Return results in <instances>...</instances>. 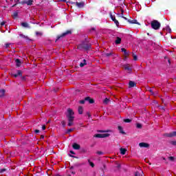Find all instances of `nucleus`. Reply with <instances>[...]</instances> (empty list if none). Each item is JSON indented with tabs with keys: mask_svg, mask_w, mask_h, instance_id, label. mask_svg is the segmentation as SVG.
<instances>
[{
	"mask_svg": "<svg viewBox=\"0 0 176 176\" xmlns=\"http://www.w3.org/2000/svg\"><path fill=\"white\" fill-rule=\"evenodd\" d=\"M74 113L71 109H67V118L68 120V124L67 126H72L74 124V119H75V117L74 116Z\"/></svg>",
	"mask_w": 176,
	"mask_h": 176,
	"instance_id": "obj_1",
	"label": "nucleus"
},
{
	"mask_svg": "<svg viewBox=\"0 0 176 176\" xmlns=\"http://www.w3.org/2000/svg\"><path fill=\"white\" fill-rule=\"evenodd\" d=\"M78 47L79 48L82 47V49H85V50H89V49H90V47H91V45L90 44H89L87 41H85L82 44H80L78 46Z\"/></svg>",
	"mask_w": 176,
	"mask_h": 176,
	"instance_id": "obj_2",
	"label": "nucleus"
},
{
	"mask_svg": "<svg viewBox=\"0 0 176 176\" xmlns=\"http://www.w3.org/2000/svg\"><path fill=\"white\" fill-rule=\"evenodd\" d=\"M151 27L153 28V30H159V28H160V23L156 20H154L151 22Z\"/></svg>",
	"mask_w": 176,
	"mask_h": 176,
	"instance_id": "obj_3",
	"label": "nucleus"
},
{
	"mask_svg": "<svg viewBox=\"0 0 176 176\" xmlns=\"http://www.w3.org/2000/svg\"><path fill=\"white\" fill-rule=\"evenodd\" d=\"M94 137L96 138H107V137H109V133H97Z\"/></svg>",
	"mask_w": 176,
	"mask_h": 176,
	"instance_id": "obj_4",
	"label": "nucleus"
},
{
	"mask_svg": "<svg viewBox=\"0 0 176 176\" xmlns=\"http://www.w3.org/2000/svg\"><path fill=\"white\" fill-rule=\"evenodd\" d=\"M72 34L71 30H67L65 32L63 33L60 36H58L57 41L60 39V38H63V36H67V35H70Z\"/></svg>",
	"mask_w": 176,
	"mask_h": 176,
	"instance_id": "obj_5",
	"label": "nucleus"
},
{
	"mask_svg": "<svg viewBox=\"0 0 176 176\" xmlns=\"http://www.w3.org/2000/svg\"><path fill=\"white\" fill-rule=\"evenodd\" d=\"M123 68L125 69V71H127L128 74H131V71H133V68L130 65H124Z\"/></svg>",
	"mask_w": 176,
	"mask_h": 176,
	"instance_id": "obj_6",
	"label": "nucleus"
},
{
	"mask_svg": "<svg viewBox=\"0 0 176 176\" xmlns=\"http://www.w3.org/2000/svg\"><path fill=\"white\" fill-rule=\"evenodd\" d=\"M140 148H149V144L145 142H141L139 144Z\"/></svg>",
	"mask_w": 176,
	"mask_h": 176,
	"instance_id": "obj_7",
	"label": "nucleus"
},
{
	"mask_svg": "<svg viewBox=\"0 0 176 176\" xmlns=\"http://www.w3.org/2000/svg\"><path fill=\"white\" fill-rule=\"evenodd\" d=\"M32 2H34V1L32 0H28V1H25L22 2V4L25 3L26 5L31 6V5H32Z\"/></svg>",
	"mask_w": 176,
	"mask_h": 176,
	"instance_id": "obj_8",
	"label": "nucleus"
},
{
	"mask_svg": "<svg viewBox=\"0 0 176 176\" xmlns=\"http://www.w3.org/2000/svg\"><path fill=\"white\" fill-rule=\"evenodd\" d=\"M72 146H73V148L76 149V151L80 149V145H79L76 143H74Z\"/></svg>",
	"mask_w": 176,
	"mask_h": 176,
	"instance_id": "obj_9",
	"label": "nucleus"
},
{
	"mask_svg": "<svg viewBox=\"0 0 176 176\" xmlns=\"http://www.w3.org/2000/svg\"><path fill=\"white\" fill-rule=\"evenodd\" d=\"M164 135V137H169V138L176 137V133H166Z\"/></svg>",
	"mask_w": 176,
	"mask_h": 176,
	"instance_id": "obj_10",
	"label": "nucleus"
},
{
	"mask_svg": "<svg viewBox=\"0 0 176 176\" xmlns=\"http://www.w3.org/2000/svg\"><path fill=\"white\" fill-rule=\"evenodd\" d=\"M129 23H130L131 24H138V25H140V23H138L137 21V20L135 19H133V20H131V19H129L128 20Z\"/></svg>",
	"mask_w": 176,
	"mask_h": 176,
	"instance_id": "obj_11",
	"label": "nucleus"
},
{
	"mask_svg": "<svg viewBox=\"0 0 176 176\" xmlns=\"http://www.w3.org/2000/svg\"><path fill=\"white\" fill-rule=\"evenodd\" d=\"M85 101H88L89 104H93L94 102V100L90 98V97H86Z\"/></svg>",
	"mask_w": 176,
	"mask_h": 176,
	"instance_id": "obj_12",
	"label": "nucleus"
},
{
	"mask_svg": "<svg viewBox=\"0 0 176 176\" xmlns=\"http://www.w3.org/2000/svg\"><path fill=\"white\" fill-rule=\"evenodd\" d=\"M148 91H150L153 96H157V91L153 92V89L151 87H148Z\"/></svg>",
	"mask_w": 176,
	"mask_h": 176,
	"instance_id": "obj_13",
	"label": "nucleus"
},
{
	"mask_svg": "<svg viewBox=\"0 0 176 176\" xmlns=\"http://www.w3.org/2000/svg\"><path fill=\"white\" fill-rule=\"evenodd\" d=\"M120 151L121 155H126V152H127V149L120 148Z\"/></svg>",
	"mask_w": 176,
	"mask_h": 176,
	"instance_id": "obj_14",
	"label": "nucleus"
},
{
	"mask_svg": "<svg viewBox=\"0 0 176 176\" xmlns=\"http://www.w3.org/2000/svg\"><path fill=\"white\" fill-rule=\"evenodd\" d=\"M22 27H24L25 28H31L30 27V25L28 23L23 22L21 23Z\"/></svg>",
	"mask_w": 176,
	"mask_h": 176,
	"instance_id": "obj_15",
	"label": "nucleus"
},
{
	"mask_svg": "<svg viewBox=\"0 0 176 176\" xmlns=\"http://www.w3.org/2000/svg\"><path fill=\"white\" fill-rule=\"evenodd\" d=\"M115 42L116 45H119L122 42V38H120V37H117Z\"/></svg>",
	"mask_w": 176,
	"mask_h": 176,
	"instance_id": "obj_16",
	"label": "nucleus"
},
{
	"mask_svg": "<svg viewBox=\"0 0 176 176\" xmlns=\"http://www.w3.org/2000/svg\"><path fill=\"white\" fill-rule=\"evenodd\" d=\"M76 6H78V8H83V6H85V3H83V2H80V3L76 2Z\"/></svg>",
	"mask_w": 176,
	"mask_h": 176,
	"instance_id": "obj_17",
	"label": "nucleus"
},
{
	"mask_svg": "<svg viewBox=\"0 0 176 176\" xmlns=\"http://www.w3.org/2000/svg\"><path fill=\"white\" fill-rule=\"evenodd\" d=\"M15 63L16 64V67H21V61L20 60V59H16Z\"/></svg>",
	"mask_w": 176,
	"mask_h": 176,
	"instance_id": "obj_18",
	"label": "nucleus"
},
{
	"mask_svg": "<svg viewBox=\"0 0 176 176\" xmlns=\"http://www.w3.org/2000/svg\"><path fill=\"white\" fill-rule=\"evenodd\" d=\"M17 16H19V12L18 11L14 12L12 14L13 19H16Z\"/></svg>",
	"mask_w": 176,
	"mask_h": 176,
	"instance_id": "obj_19",
	"label": "nucleus"
},
{
	"mask_svg": "<svg viewBox=\"0 0 176 176\" xmlns=\"http://www.w3.org/2000/svg\"><path fill=\"white\" fill-rule=\"evenodd\" d=\"M111 131H111V130H99V131H98V133H111Z\"/></svg>",
	"mask_w": 176,
	"mask_h": 176,
	"instance_id": "obj_20",
	"label": "nucleus"
},
{
	"mask_svg": "<svg viewBox=\"0 0 176 176\" xmlns=\"http://www.w3.org/2000/svg\"><path fill=\"white\" fill-rule=\"evenodd\" d=\"M78 113H80V115H82V113H83V107H82V106H80L78 107Z\"/></svg>",
	"mask_w": 176,
	"mask_h": 176,
	"instance_id": "obj_21",
	"label": "nucleus"
},
{
	"mask_svg": "<svg viewBox=\"0 0 176 176\" xmlns=\"http://www.w3.org/2000/svg\"><path fill=\"white\" fill-rule=\"evenodd\" d=\"M121 52H122L125 54V56L129 55V52H127V50H126V49H124V48H122Z\"/></svg>",
	"mask_w": 176,
	"mask_h": 176,
	"instance_id": "obj_22",
	"label": "nucleus"
},
{
	"mask_svg": "<svg viewBox=\"0 0 176 176\" xmlns=\"http://www.w3.org/2000/svg\"><path fill=\"white\" fill-rule=\"evenodd\" d=\"M5 96V89L0 90V97H3Z\"/></svg>",
	"mask_w": 176,
	"mask_h": 176,
	"instance_id": "obj_23",
	"label": "nucleus"
},
{
	"mask_svg": "<svg viewBox=\"0 0 176 176\" xmlns=\"http://www.w3.org/2000/svg\"><path fill=\"white\" fill-rule=\"evenodd\" d=\"M129 86L130 87H134V86H135V82L133 81H129Z\"/></svg>",
	"mask_w": 176,
	"mask_h": 176,
	"instance_id": "obj_24",
	"label": "nucleus"
},
{
	"mask_svg": "<svg viewBox=\"0 0 176 176\" xmlns=\"http://www.w3.org/2000/svg\"><path fill=\"white\" fill-rule=\"evenodd\" d=\"M16 75H17L18 76H23V73L21 72V70H18Z\"/></svg>",
	"mask_w": 176,
	"mask_h": 176,
	"instance_id": "obj_25",
	"label": "nucleus"
},
{
	"mask_svg": "<svg viewBox=\"0 0 176 176\" xmlns=\"http://www.w3.org/2000/svg\"><path fill=\"white\" fill-rule=\"evenodd\" d=\"M19 36H21V38H23V39H28V36L24 35V34H19Z\"/></svg>",
	"mask_w": 176,
	"mask_h": 176,
	"instance_id": "obj_26",
	"label": "nucleus"
},
{
	"mask_svg": "<svg viewBox=\"0 0 176 176\" xmlns=\"http://www.w3.org/2000/svg\"><path fill=\"white\" fill-rule=\"evenodd\" d=\"M88 163L89 164V166H91V167H94V163L91 162L90 160H88Z\"/></svg>",
	"mask_w": 176,
	"mask_h": 176,
	"instance_id": "obj_27",
	"label": "nucleus"
},
{
	"mask_svg": "<svg viewBox=\"0 0 176 176\" xmlns=\"http://www.w3.org/2000/svg\"><path fill=\"white\" fill-rule=\"evenodd\" d=\"M86 65V60H84V63H80V67H85Z\"/></svg>",
	"mask_w": 176,
	"mask_h": 176,
	"instance_id": "obj_28",
	"label": "nucleus"
},
{
	"mask_svg": "<svg viewBox=\"0 0 176 176\" xmlns=\"http://www.w3.org/2000/svg\"><path fill=\"white\" fill-rule=\"evenodd\" d=\"M6 48H10V47H12V43H6Z\"/></svg>",
	"mask_w": 176,
	"mask_h": 176,
	"instance_id": "obj_29",
	"label": "nucleus"
},
{
	"mask_svg": "<svg viewBox=\"0 0 176 176\" xmlns=\"http://www.w3.org/2000/svg\"><path fill=\"white\" fill-rule=\"evenodd\" d=\"M113 22L115 23L116 25H117V27H119V21L116 19H114Z\"/></svg>",
	"mask_w": 176,
	"mask_h": 176,
	"instance_id": "obj_30",
	"label": "nucleus"
},
{
	"mask_svg": "<svg viewBox=\"0 0 176 176\" xmlns=\"http://www.w3.org/2000/svg\"><path fill=\"white\" fill-rule=\"evenodd\" d=\"M124 122L125 123H130V122H131V120H130V119H129V118L124 119Z\"/></svg>",
	"mask_w": 176,
	"mask_h": 176,
	"instance_id": "obj_31",
	"label": "nucleus"
},
{
	"mask_svg": "<svg viewBox=\"0 0 176 176\" xmlns=\"http://www.w3.org/2000/svg\"><path fill=\"white\" fill-rule=\"evenodd\" d=\"M108 102H109V99H108V98H105L104 100V104H108Z\"/></svg>",
	"mask_w": 176,
	"mask_h": 176,
	"instance_id": "obj_32",
	"label": "nucleus"
},
{
	"mask_svg": "<svg viewBox=\"0 0 176 176\" xmlns=\"http://www.w3.org/2000/svg\"><path fill=\"white\" fill-rule=\"evenodd\" d=\"M136 127L138 129H141V127H142V125L141 124H137Z\"/></svg>",
	"mask_w": 176,
	"mask_h": 176,
	"instance_id": "obj_33",
	"label": "nucleus"
},
{
	"mask_svg": "<svg viewBox=\"0 0 176 176\" xmlns=\"http://www.w3.org/2000/svg\"><path fill=\"white\" fill-rule=\"evenodd\" d=\"M135 176H142V175H141V173H140V172H136L135 174Z\"/></svg>",
	"mask_w": 176,
	"mask_h": 176,
	"instance_id": "obj_34",
	"label": "nucleus"
},
{
	"mask_svg": "<svg viewBox=\"0 0 176 176\" xmlns=\"http://www.w3.org/2000/svg\"><path fill=\"white\" fill-rule=\"evenodd\" d=\"M111 19L113 21H115V20H116V19L115 18V16H112V14H111Z\"/></svg>",
	"mask_w": 176,
	"mask_h": 176,
	"instance_id": "obj_35",
	"label": "nucleus"
},
{
	"mask_svg": "<svg viewBox=\"0 0 176 176\" xmlns=\"http://www.w3.org/2000/svg\"><path fill=\"white\" fill-rule=\"evenodd\" d=\"M61 124H62L63 127H65V121H62Z\"/></svg>",
	"mask_w": 176,
	"mask_h": 176,
	"instance_id": "obj_36",
	"label": "nucleus"
},
{
	"mask_svg": "<svg viewBox=\"0 0 176 176\" xmlns=\"http://www.w3.org/2000/svg\"><path fill=\"white\" fill-rule=\"evenodd\" d=\"M97 155H104V153H102V151H98Z\"/></svg>",
	"mask_w": 176,
	"mask_h": 176,
	"instance_id": "obj_37",
	"label": "nucleus"
},
{
	"mask_svg": "<svg viewBox=\"0 0 176 176\" xmlns=\"http://www.w3.org/2000/svg\"><path fill=\"white\" fill-rule=\"evenodd\" d=\"M86 101L84 100H80V104H85Z\"/></svg>",
	"mask_w": 176,
	"mask_h": 176,
	"instance_id": "obj_38",
	"label": "nucleus"
},
{
	"mask_svg": "<svg viewBox=\"0 0 176 176\" xmlns=\"http://www.w3.org/2000/svg\"><path fill=\"white\" fill-rule=\"evenodd\" d=\"M111 55H112V53H107V54H105V56L107 57H109V56H111Z\"/></svg>",
	"mask_w": 176,
	"mask_h": 176,
	"instance_id": "obj_39",
	"label": "nucleus"
},
{
	"mask_svg": "<svg viewBox=\"0 0 176 176\" xmlns=\"http://www.w3.org/2000/svg\"><path fill=\"white\" fill-rule=\"evenodd\" d=\"M170 144H172V145H176V140L172 141Z\"/></svg>",
	"mask_w": 176,
	"mask_h": 176,
	"instance_id": "obj_40",
	"label": "nucleus"
},
{
	"mask_svg": "<svg viewBox=\"0 0 176 176\" xmlns=\"http://www.w3.org/2000/svg\"><path fill=\"white\" fill-rule=\"evenodd\" d=\"M133 60H134L135 61H137V60H138L137 56H135V55L133 56Z\"/></svg>",
	"mask_w": 176,
	"mask_h": 176,
	"instance_id": "obj_41",
	"label": "nucleus"
},
{
	"mask_svg": "<svg viewBox=\"0 0 176 176\" xmlns=\"http://www.w3.org/2000/svg\"><path fill=\"white\" fill-rule=\"evenodd\" d=\"M118 129L120 130V133H124L123 131H122V127L121 126H118Z\"/></svg>",
	"mask_w": 176,
	"mask_h": 176,
	"instance_id": "obj_42",
	"label": "nucleus"
},
{
	"mask_svg": "<svg viewBox=\"0 0 176 176\" xmlns=\"http://www.w3.org/2000/svg\"><path fill=\"white\" fill-rule=\"evenodd\" d=\"M168 159H169V160H170L171 162H173V160H174V157H169Z\"/></svg>",
	"mask_w": 176,
	"mask_h": 176,
	"instance_id": "obj_43",
	"label": "nucleus"
},
{
	"mask_svg": "<svg viewBox=\"0 0 176 176\" xmlns=\"http://www.w3.org/2000/svg\"><path fill=\"white\" fill-rule=\"evenodd\" d=\"M167 30H168V32H171V28H170V26L167 27Z\"/></svg>",
	"mask_w": 176,
	"mask_h": 176,
	"instance_id": "obj_44",
	"label": "nucleus"
},
{
	"mask_svg": "<svg viewBox=\"0 0 176 176\" xmlns=\"http://www.w3.org/2000/svg\"><path fill=\"white\" fill-rule=\"evenodd\" d=\"M6 23V22H5V21L1 22V27L5 25Z\"/></svg>",
	"mask_w": 176,
	"mask_h": 176,
	"instance_id": "obj_45",
	"label": "nucleus"
},
{
	"mask_svg": "<svg viewBox=\"0 0 176 176\" xmlns=\"http://www.w3.org/2000/svg\"><path fill=\"white\" fill-rule=\"evenodd\" d=\"M36 35H42V33L39 32H36Z\"/></svg>",
	"mask_w": 176,
	"mask_h": 176,
	"instance_id": "obj_46",
	"label": "nucleus"
},
{
	"mask_svg": "<svg viewBox=\"0 0 176 176\" xmlns=\"http://www.w3.org/2000/svg\"><path fill=\"white\" fill-rule=\"evenodd\" d=\"M45 129H46V126L43 125V126H42V130H45Z\"/></svg>",
	"mask_w": 176,
	"mask_h": 176,
	"instance_id": "obj_47",
	"label": "nucleus"
},
{
	"mask_svg": "<svg viewBox=\"0 0 176 176\" xmlns=\"http://www.w3.org/2000/svg\"><path fill=\"white\" fill-rule=\"evenodd\" d=\"M12 76H14V78H17V76H17V74H12Z\"/></svg>",
	"mask_w": 176,
	"mask_h": 176,
	"instance_id": "obj_48",
	"label": "nucleus"
},
{
	"mask_svg": "<svg viewBox=\"0 0 176 176\" xmlns=\"http://www.w3.org/2000/svg\"><path fill=\"white\" fill-rule=\"evenodd\" d=\"M21 79L22 80L25 81V77H23V76H21Z\"/></svg>",
	"mask_w": 176,
	"mask_h": 176,
	"instance_id": "obj_49",
	"label": "nucleus"
},
{
	"mask_svg": "<svg viewBox=\"0 0 176 176\" xmlns=\"http://www.w3.org/2000/svg\"><path fill=\"white\" fill-rule=\"evenodd\" d=\"M70 153H72V155H75V152L70 151Z\"/></svg>",
	"mask_w": 176,
	"mask_h": 176,
	"instance_id": "obj_50",
	"label": "nucleus"
},
{
	"mask_svg": "<svg viewBox=\"0 0 176 176\" xmlns=\"http://www.w3.org/2000/svg\"><path fill=\"white\" fill-rule=\"evenodd\" d=\"M15 2H16V3H20V0H15Z\"/></svg>",
	"mask_w": 176,
	"mask_h": 176,
	"instance_id": "obj_51",
	"label": "nucleus"
},
{
	"mask_svg": "<svg viewBox=\"0 0 176 176\" xmlns=\"http://www.w3.org/2000/svg\"><path fill=\"white\" fill-rule=\"evenodd\" d=\"M34 133H39V130L36 129V130L34 131Z\"/></svg>",
	"mask_w": 176,
	"mask_h": 176,
	"instance_id": "obj_52",
	"label": "nucleus"
},
{
	"mask_svg": "<svg viewBox=\"0 0 176 176\" xmlns=\"http://www.w3.org/2000/svg\"><path fill=\"white\" fill-rule=\"evenodd\" d=\"M87 115L88 118H90V116H91L89 113H87Z\"/></svg>",
	"mask_w": 176,
	"mask_h": 176,
	"instance_id": "obj_53",
	"label": "nucleus"
},
{
	"mask_svg": "<svg viewBox=\"0 0 176 176\" xmlns=\"http://www.w3.org/2000/svg\"><path fill=\"white\" fill-rule=\"evenodd\" d=\"M123 13H124V10H121V14H123Z\"/></svg>",
	"mask_w": 176,
	"mask_h": 176,
	"instance_id": "obj_54",
	"label": "nucleus"
},
{
	"mask_svg": "<svg viewBox=\"0 0 176 176\" xmlns=\"http://www.w3.org/2000/svg\"><path fill=\"white\" fill-rule=\"evenodd\" d=\"M6 170L5 169H1L0 173H3V171H5Z\"/></svg>",
	"mask_w": 176,
	"mask_h": 176,
	"instance_id": "obj_55",
	"label": "nucleus"
},
{
	"mask_svg": "<svg viewBox=\"0 0 176 176\" xmlns=\"http://www.w3.org/2000/svg\"><path fill=\"white\" fill-rule=\"evenodd\" d=\"M123 19H124V20H126L127 21H129V19H128L127 18H126L124 16L123 17Z\"/></svg>",
	"mask_w": 176,
	"mask_h": 176,
	"instance_id": "obj_56",
	"label": "nucleus"
},
{
	"mask_svg": "<svg viewBox=\"0 0 176 176\" xmlns=\"http://www.w3.org/2000/svg\"><path fill=\"white\" fill-rule=\"evenodd\" d=\"M60 2H67V0H60Z\"/></svg>",
	"mask_w": 176,
	"mask_h": 176,
	"instance_id": "obj_57",
	"label": "nucleus"
},
{
	"mask_svg": "<svg viewBox=\"0 0 176 176\" xmlns=\"http://www.w3.org/2000/svg\"><path fill=\"white\" fill-rule=\"evenodd\" d=\"M71 131H73L72 129H69V133H71Z\"/></svg>",
	"mask_w": 176,
	"mask_h": 176,
	"instance_id": "obj_58",
	"label": "nucleus"
},
{
	"mask_svg": "<svg viewBox=\"0 0 176 176\" xmlns=\"http://www.w3.org/2000/svg\"><path fill=\"white\" fill-rule=\"evenodd\" d=\"M120 17H122V19H123V17H124V16H123V14H121V16H120Z\"/></svg>",
	"mask_w": 176,
	"mask_h": 176,
	"instance_id": "obj_59",
	"label": "nucleus"
},
{
	"mask_svg": "<svg viewBox=\"0 0 176 176\" xmlns=\"http://www.w3.org/2000/svg\"><path fill=\"white\" fill-rule=\"evenodd\" d=\"M168 62L169 64H171V61H170V60H168Z\"/></svg>",
	"mask_w": 176,
	"mask_h": 176,
	"instance_id": "obj_60",
	"label": "nucleus"
},
{
	"mask_svg": "<svg viewBox=\"0 0 176 176\" xmlns=\"http://www.w3.org/2000/svg\"><path fill=\"white\" fill-rule=\"evenodd\" d=\"M41 138H45V136L43 135H42Z\"/></svg>",
	"mask_w": 176,
	"mask_h": 176,
	"instance_id": "obj_61",
	"label": "nucleus"
},
{
	"mask_svg": "<svg viewBox=\"0 0 176 176\" xmlns=\"http://www.w3.org/2000/svg\"><path fill=\"white\" fill-rule=\"evenodd\" d=\"M47 123H50V120H49V121L47 122Z\"/></svg>",
	"mask_w": 176,
	"mask_h": 176,
	"instance_id": "obj_62",
	"label": "nucleus"
},
{
	"mask_svg": "<svg viewBox=\"0 0 176 176\" xmlns=\"http://www.w3.org/2000/svg\"><path fill=\"white\" fill-rule=\"evenodd\" d=\"M70 157H74V156H72V155H70Z\"/></svg>",
	"mask_w": 176,
	"mask_h": 176,
	"instance_id": "obj_63",
	"label": "nucleus"
},
{
	"mask_svg": "<svg viewBox=\"0 0 176 176\" xmlns=\"http://www.w3.org/2000/svg\"><path fill=\"white\" fill-rule=\"evenodd\" d=\"M173 133H176V131H173Z\"/></svg>",
	"mask_w": 176,
	"mask_h": 176,
	"instance_id": "obj_64",
	"label": "nucleus"
}]
</instances>
